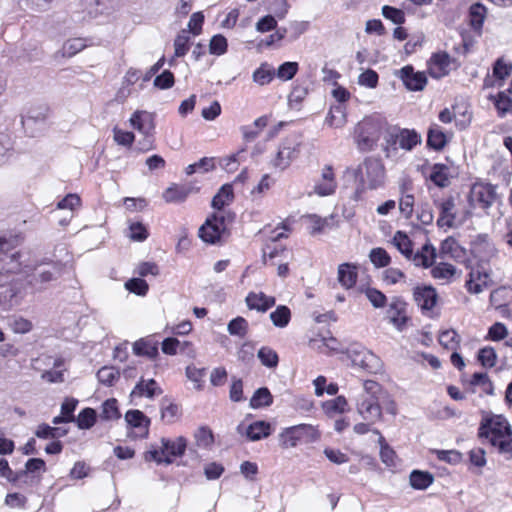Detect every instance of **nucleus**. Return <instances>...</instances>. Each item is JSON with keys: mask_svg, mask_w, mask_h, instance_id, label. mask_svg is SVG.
I'll use <instances>...</instances> for the list:
<instances>
[{"mask_svg": "<svg viewBox=\"0 0 512 512\" xmlns=\"http://www.w3.org/2000/svg\"><path fill=\"white\" fill-rule=\"evenodd\" d=\"M400 79L410 91H422L427 84L424 72H415L411 65H406L398 71Z\"/></svg>", "mask_w": 512, "mask_h": 512, "instance_id": "nucleus-12", "label": "nucleus"}, {"mask_svg": "<svg viewBox=\"0 0 512 512\" xmlns=\"http://www.w3.org/2000/svg\"><path fill=\"white\" fill-rule=\"evenodd\" d=\"M174 83V74L170 70H164L161 74L155 77L153 82L154 86L161 90L173 87Z\"/></svg>", "mask_w": 512, "mask_h": 512, "instance_id": "nucleus-64", "label": "nucleus"}, {"mask_svg": "<svg viewBox=\"0 0 512 512\" xmlns=\"http://www.w3.org/2000/svg\"><path fill=\"white\" fill-rule=\"evenodd\" d=\"M236 430L240 435H245L249 441H259L272 433L271 424L266 421H255L248 426L241 423Z\"/></svg>", "mask_w": 512, "mask_h": 512, "instance_id": "nucleus-13", "label": "nucleus"}, {"mask_svg": "<svg viewBox=\"0 0 512 512\" xmlns=\"http://www.w3.org/2000/svg\"><path fill=\"white\" fill-rule=\"evenodd\" d=\"M447 144V137L442 129L438 125H433L430 127L427 135V145L428 147L440 151Z\"/></svg>", "mask_w": 512, "mask_h": 512, "instance_id": "nucleus-30", "label": "nucleus"}, {"mask_svg": "<svg viewBox=\"0 0 512 512\" xmlns=\"http://www.w3.org/2000/svg\"><path fill=\"white\" fill-rule=\"evenodd\" d=\"M345 173L358 183L353 196L356 201L362 198L367 189L376 190L385 184V166L376 157H366L356 168H347Z\"/></svg>", "mask_w": 512, "mask_h": 512, "instance_id": "nucleus-1", "label": "nucleus"}, {"mask_svg": "<svg viewBox=\"0 0 512 512\" xmlns=\"http://www.w3.org/2000/svg\"><path fill=\"white\" fill-rule=\"evenodd\" d=\"M347 355L354 366H358L368 373H377L382 367L380 358L362 346L349 347Z\"/></svg>", "mask_w": 512, "mask_h": 512, "instance_id": "nucleus-7", "label": "nucleus"}, {"mask_svg": "<svg viewBox=\"0 0 512 512\" xmlns=\"http://www.w3.org/2000/svg\"><path fill=\"white\" fill-rule=\"evenodd\" d=\"M273 402V397L266 387L257 389L250 399V406L254 409L270 406Z\"/></svg>", "mask_w": 512, "mask_h": 512, "instance_id": "nucleus-37", "label": "nucleus"}, {"mask_svg": "<svg viewBox=\"0 0 512 512\" xmlns=\"http://www.w3.org/2000/svg\"><path fill=\"white\" fill-rule=\"evenodd\" d=\"M125 288L139 296H145L148 292V283L142 278H132L125 283Z\"/></svg>", "mask_w": 512, "mask_h": 512, "instance_id": "nucleus-62", "label": "nucleus"}, {"mask_svg": "<svg viewBox=\"0 0 512 512\" xmlns=\"http://www.w3.org/2000/svg\"><path fill=\"white\" fill-rule=\"evenodd\" d=\"M357 412L369 423H375L382 418L381 406L373 394L361 395L357 403Z\"/></svg>", "mask_w": 512, "mask_h": 512, "instance_id": "nucleus-10", "label": "nucleus"}, {"mask_svg": "<svg viewBox=\"0 0 512 512\" xmlns=\"http://www.w3.org/2000/svg\"><path fill=\"white\" fill-rule=\"evenodd\" d=\"M434 481L431 473L414 470L410 474V484L414 489L424 490L428 488Z\"/></svg>", "mask_w": 512, "mask_h": 512, "instance_id": "nucleus-35", "label": "nucleus"}, {"mask_svg": "<svg viewBox=\"0 0 512 512\" xmlns=\"http://www.w3.org/2000/svg\"><path fill=\"white\" fill-rule=\"evenodd\" d=\"M258 358L262 365L268 368H275L278 365L279 357L275 350L270 347L264 346L258 351Z\"/></svg>", "mask_w": 512, "mask_h": 512, "instance_id": "nucleus-47", "label": "nucleus"}, {"mask_svg": "<svg viewBox=\"0 0 512 512\" xmlns=\"http://www.w3.org/2000/svg\"><path fill=\"white\" fill-rule=\"evenodd\" d=\"M187 447V440L183 436H179L175 440L166 438L161 439L160 449H154L146 452V461H155L158 464H171L173 457L182 456Z\"/></svg>", "mask_w": 512, "mask_h": 512, "instance_id": "nucleus-6", "label": "nucleus"}, {"mask_svg": "<svg viewBox=\"0 0 512 512\" xmlns=\"http://www.w3.org/2000/svg\"><path fill=\"white\" fill-rule=\"evenodd\" d=\"M13 152L14 147L11 138L4 133H0V166L9 161Z\"/></svg>", "mask_w": 512, "mask_h": 512, "instance_id": "nucleus-48", "label": "nucleus"}, {"mask_svg": "<svg viewBox=\"0 0 512 512\" xmlns=\"http://www.w3.org/2000/svg\"><path fill=\"white\" fill-rule=\"evenodd\" d=\"M357 266L351 263H343L338 267V281L345 289L352 288L357 281Z\"/></svg>", "mask_w": 512, "mask_h": 512, "instance_id": "nucleus-24", "label": "nucleus"}, {"mask_svg": "<svg viewBox=\"0 0 512 512\" xmlns=\"http://www.w3.org/2000/svg\"><path fill=\"white\" fill-rule=\"evenodd\" d=\"M227 39L221 35H214L209 43V52L213 55H223L227 51Z\"/></svg>", "mask_w": 512, "mask_h": 512, "instance_id": "nucleus-63", "label": "nucleus"}, {"mask_svg": "<svg viewBox=\"0 0 512 512\" xmlns=\"http://www.w3.org/2000/svg\"><path fill=\"white\" fill-rule=\"evenodd\" d=\"M385 120L378 116L364 118L355 127V141L359 150H373L383 134Z\"/></svg>", "mask_w": 512, "mask_h": 512, "instance_id": "nucleus-4", "label": "nucleus"}, {"mask_svg": "<svg viewBox=\"0 0 512 512\" xmlns=\"http://www.w3.org/2000/svg\"><path fill=\"white\" fill-rule=\"evenodd\" d=\"M179 408L176 404L170 403L167 399L161 402V418L166 423H173L178 416Z\"/></svg>", "mask_w": 512, "mask_h": 512, "instance_id": "nucleus-58", "label": "nucleus"}, {"mask_svg": "<svg viewBox=\"0 0 512 512\" xmlns=\"http://www.w3.org/2000/svg\"><path fill=\"white\" fill-rule=\"evenodd\" d=\"M298 154L299 149L297 148V144L285 141L280 145L273 165L276 168L284 170L297 158Z\"/></svg>", "mask_w": 512, "mask_h": 512, "instance_id": "nucleus-15", "label": "nucleus"}, {"mask_svg": "<svg viewBox=\"0 0 512 512\" xmlns=\"http://www.w3.org/2000/svg\"><path fill=\"white\" fill-rule=\"evenodd\" d=\"M411 259L416 266L429 268L433 266L436 259V249L431 243H425L420 251L412 254Z\"/></svg>", "mask_w": 512, "mask_h": 512, "instance_id": "nucleus-22", "label": "nucleus"}, {"mask_svg": "<svg viewBox=\"0 0 512 512\" xmlns=\"http://www.w3.org/2000/svg\"><path fill=\"white\" fill-rule=\"evenodd\" d=\"M393 242L397 249L408 259L413 254L412 242L409 237L402 231H397L393 237Z\"/></svg>", "mask_w": 512, "mask_h": 512, "instance_id": "nucleus-42", "label": "nucleus"}, {"mask_svg": "<svg viewBox=\"0 0 512 512\" xmlns=\"http://www.w3.org/2000/svg\"><path fill=\"white\" fill-rule=\"evenodd\" d=\"M369 258L371 262L378 268L388 266L391 261V258L387 251L380 247L373 248L370 251Z\"/></svg>", "mask_w": 512, "mask_h": 512, "instance_id": "nucleus-57", "label": "nucleus"}, {"mask_svg": "<svg viewBox=\"0 0 512 512\" xmlns=\"http://www.w3.org/2000/svg\"><path fill=\"white\" fill-rule=\"evenodd\" d=\"M249 330L248 321L241 316L232 319L227 325V331L232 336L245 338Z\"/></svg>", "mask_w": 512, "mask_h": 512, "instance_id": "nucleus-38", "label": "nucleus"}, {"mask_svg": "<svg viewBox=\"0 0 512 512\" xmlns=\"http://www.w3.org/2000/svg\"><path fill=\"white\" fill-rule=\"evenodd\" d=\"M119 377L120 372L114 367L104 366L97 372L99 382L106 386H112Z\"/></svg>", "mask_w": 512, "mask_h": 512, "instance_id": "nucleus-49", "label": "nucleus"}, {"mask_svg": "<svg viewBox=\"0 0 512 512\" xmlns=\"http://www.w3.org/2000/svg\"><path fill=\"white\" fill-rule=\"evenodd\" d=\"M438 207L440 210V215L437 220V225L439 227H453L454 220L456 218L455 213V202L453 197H449L446 200L439 202Z\"/></svg>", "mask_w": 512, "mask_h": 512, "instance_id": "nucleus-20", "label": "nucleus"}, {"mask_svg": "<svg viewBox=\"0 0 512 512\" xmlns=\"http://www.w3.org/2000/svg\"><path fill=\"white\" fill-rule=\"evenodd\" d=\"M130 123L134 129L143 134H151L155 128L153 117L147 111H135L130 118Z\"/></svg>", "mask_w": 512, "mask_h": 512, "instance_id": "nucleus-21", "label": "nucleus"}, {"mask_svg": "<svg viewBox=\"0 0 512 512\" xmlns=\"http://www.w3.org/2000/svg\"><path fill=\"white\" fill-rule=\"evenodd\" d=\"M382 15L396 25L405 23V13L403 10L385 5L382 7Z\"/></svg>", "mask_w": 512, "mask_h": 512, "instance_id": "nucleus-59", "label": "nucleus"}, {"mask_svg": "<svg viewBox=\"0 0 512 512\" xmlns=\"http://www.w3.org/2000/svg\"><path fill=\"white\" fill-rule=\"evenodd\" d=\"M450 56L445 53H435L429 61V73L433 78L439 79L449 73Z\"/></svg>", "mask_w": 512, "mask_h": 512, "instance_id": "nucleus-18", "label": "nucleus"}, {"mask_svg": "<svg viewBox=\"0 0 512 512\" xmlns=\"http://www.w3.org/2000/svg\"><path fill=\"white\" fill-rule=\"evenodd\" d=\"M455 272L456 269L453 265L442 262L432 268L431 275L435 279H450Z\"/></svg>", "mask_w": 512, "mask_h": 512, "instance_id": "nucleus-60", "label": "nucleus"}, {"mask_svg": "<svg viewBox=\"0 0 512 512\" xmlns=\"http://www.w3.org/2000/svg\"><path fill=\"white\" fill-rule=\"evenodd\" d=\"M399 133H400L399 127L390 126L385 121V129L382 134V136L385 140V146H384L385 151H388L390 148H392L393 150L397 149V144L399 145V139H400Z\"/></svg>", "mask_w": 512, "mask_h": 512, "instance_id": "nucleus-39", "label": "nucleus"}, {"mask_svg": "<svg viewBox=\"0 0 512 512\" xmlns=\"http://www.w3.org/2000/svg\"><path fill=\"white\" fill-rule=\"evenodd\" d=\"M100 417L103 420H116L121 417L116 399H114V398L107 399L102 404V411H101Z\"/></svg>", "mask_w": 512, "mask_h": 512, "instance_id": "nucleus-51", "label": "nucleus"}, {"mask_svg": "<svg viewBox=\"0 0 512 512\" xmlns=\"http://www.w3.org/2000/svg\"><path fill=\"white\" fill-rule=\"evenodd\" d=\"M322 180L314 186V192L319 196H328L335 192L337 182L332 166L326 165L321 174Z\"/></svg>", "mask_w": 512, "mask_h": 512, "instance_id": "nucleus-16", "label": "nucleus"}, {"mask_svg": "<svg viewBox=\"0 0 512 512\" xmlns=\"http://www.w3.org/2000/svg\"><path fill=\"white\" fill-rule=\"evenodd\" d=\"M440 255L460 259L465 256V249L462 248L453 237H447L441 243Z\"/></svg>", "mask_w": 512, "mask_h": 512, "instance_id": "nucleus-29", "label": "nucleus"}, {"mask_svg": "<svg viewBox=\"0 0 512 512\" xmlns=\"http://www.w3.org/2000/svg\"><path fill=\"white\" fill-rule=\"evenodd\" d=\"M399 137V147L407 151L421 143V136L415 130L400 128Z\"/></svg>", "mask_w": 512, "mask_h": 512, "instance_id": "nucleus-33", "label": "nucleus"}, {"mask_svg": "<svg viewBox=\"0 0 512 512\" xmlns=\"http://www.w3.org/2000/svg\"><path fill=\"white\" fill-rule=\"evenodd\" d=\"M448 171H449V168L446 165L435 164L432 168V172L430 175L431 181L439 187L448 186L449 185Z\"/></svg>", "mask_w": 512, "mask_h": 512, "instance_id": "nucleus-43", "label": "nucleus"}, {"mask_svg": "<svg viewBox=\"0 0 512 512\" xmlns=\"http://www.w3.org/2000/svg\"><path fill=\"white\" fill-rule=\"evenodd\" d=\"M497 200L496 187L490 183L476 182L469 193L471 205L477 203L481 208L488 209Z\"/></svg>", "mask_w": 512, "mask_h": 512, "instance_id": "nucleus-9", "label": "nucleus"}, {"mask_svg": "<svg viewBox=\"0 0 512 512\" xmlns=\"http://www.w3.org/2000/svg\"><path fill=\"white\" fill-rule=\"evenodd\" d=\"M86 47V41L82 38H73L67 40L62 46V55L72 57Z\"/></svg>", "mask_w": 512, "mask_h": 512, "instance_id": "nucleus-50", "label": "nucleus"}, {"mask_svg": "<svg viewBox=\"0 0 512 512\" xmlns=\"http://www.w3.org/2000/svg\"><path fill=\"white\" fill-rule=\"evenodd\" d=\"M407 303L400 297L392 298L391 303L387 309V318L399 331H402L409 318L406 314Z\"/></svg>", "mask_w": 512, "mask_h": 512, "instance_id": "nucleus-11", "label": "nucleus"}, {"mask_svg": "<svg viewBox=\"0 0 512 512\" xmlns=\"http://www.w3.org/2000/svg\"><path fill=\"white\" fill-rule=\"evenodd\" d=\"M162 390L157 387V383L154 379H150L147 382H145L143 379H141L131 392V396H147L148 398L154 397L156 394H161Z\"/></svg>", "mask_w": 512, "mask_h": 512, "instance_id": "nucleus-31", "label": "nucleus"}, {"mask_svg": "<svg viewBox=\"0 0 512 512\" xmlns=\"http://www.w3.org/2000/svg\"><path fill=\"white\" fill-rule=\"evenodd\" d=\"M65 269V264L59 261H50V262H42L35 266L34 273L29 280V283L39 289L44 288V286L56 280L60 277Z\"/></svg>", "mask_w": 512, "mask_h": 512, "instance_id": "nucleus-8", "label": "nucleus"}, {"mask_svg": "<svg viewBox=\"0 0 512 512\" xmlns=\"http://www.w3.org/2000/svg\"><path fill=\"white\" fill-rule=\"evenodd\" d=\"M190 34L187 30H182L174 40V57H183L189 51Z\"/></svg>", "mask_w": 512, "mask_h": 512, "instance_id": "nucleus-46", "label": "nucleus"}, {"mask_svg": "<svg viewBox=\"0 0 512 512\" xmlns=\"http://www.w3.org/2000/svg\"><path fill=\"white\" fill-rule=\"evenodd\" d=\"M319 430L311 424H299L287 427L279 434V442L282 448L296 447L298 444L313 443L320 439Z\"/></svg>", "mask_w": 512, "mask_h": 512, "instance_id": "nucleus-5", "label": "nucleus"}, {"mask_svg": "<svg viewBox=\"0 0 512 512\" xmlns=\"http://www.w3.org/2000/svg\"><path fill=\"white\" fill-rule=\"evenodd\" d=\"M298 69L299 65L297 62H284L278 67L277 72H275V76L280 80L288 81L296 75Z\"/></svg>", "mask_w": 512, "mask_h": 512, "instance_id": "nucleus-55", "label": "nucleus"}, {"mask_svg": "<svg viewBox=\"0 0 512 512\" xmlns=\"http://www.w3.org/2000/svg\"><path fill=\"white\" fill-rule=\"evenodd\" d=\"M198 188L194 187L192 184H183V185H172L168 187L164 193L163 198L168 203H181L186 200V198L197 192Z\"/></svg>", "mask_w": 512, "mask_h": 512, "instance_id": "nucleus-17", "label": "nucleus"}, {"mask_svg": "<svg viewBox=\"0 0 512 512\" xmlns=\"http://www.w3.org/2000/svg\"><path fill=\"white\" fill-rule=\"evenodd\" d=\"M125 421L127 425L132 428H139L142 430V436L148 435V427L150 419L140 410H129L125 414Z\"/></svg>", "mask_w": 512, "mask_h": 512, "instance_id": "nucleus-25", "label": "nucleus"}, {"mask_svg": "<svg viewBox=\"0 0 512 512\" xmlns=\"http://www.w3.org/2000/svg\"><path fill=\"white\" fill-rule=\"evenodd\" d=\"M460 342V337L453 329L445 330L439 335V343L446 349L456 350Z\"/></svg>", "mask_w": 512, "mask_h": 512, "instance_id": "nucleus-53", "label": "nucleus"}, {"mask_svg": "<svg viewBox=\"0 0 512 512\" xmlns=\"http://www.w3.org/2000/svg\"><path fill=\"white\" fill-rule=\"evenodd\" d=\"M274 77H275V70L267 62L262 63L253 72V75H252L253 81L260 86L269 84L274 79Z\"/></svg>", "mask_w": 512, "mask_h": 512, "instance_id": "nucleus-32", "label": "nucleus"}, {"mask_svg": "<svg viewBox=\"0 0 512 512\" xmlns=\"http://www.w3.org/2000/svg\"><path fill=\"white\" fill-rule=\"evenodd\" d=\"M303 218L308 223V230L311 235L322 233L325 227L329 226V218H322L316 214H308Z\"/></svg>", "mask_w": 512, "mask_h": 512, "instance_id": "nucleus-41", "label": "nucleus"}, {"mask_svg": "<svg viewBox=\"0 0 512 512\" xmlns=\"http://www.w3.org/2000/svg\"><path fill=\"white\" fill-rule=\"evenodd\" d=\"M373 433L379 436L378 442L380 444V457L382 462L389 467H394L396 465L395 451L386 443L385 438L382 436L378 429H374Z\"/></svg>", "mask_w": 512, "mask_h": 512, "instance_id": "nucleus-34", "label": "nucleus"}, {"mask_svg": "<svg viewBox=\"0 0 512 512\" xmlns=\"http://www.w3.org/2000/svg\"><path fill=\"white\" fill-rule=\"evenodd\" d=\"M245 302L250 310L264 313L275 305L276 300L275 297L267 296L263 292H250L246 296Z\"/></svg>", "mask_w": 512, "mask_h": 512, "instance_id": "nucleus-19", "label": "nucleus"}, {"mask_svg": "<svg viewBox=\"0 0 512 512\" xmlns=\"http://www.w3.org/2000/svg\"><path fill=\"white\" fill-rule=\"evenodd\" d=\"M235 220V213L222 211L213 213L199 229V237L206 243L217 244L225 241L229 235V225Z\"/></svg>", "mask_w": 512, "mask_h": 512, "instance_id": "nucleus-3", "label": "nucleus"}, {"mask_svg": "<svg viewBox=\"0 0 512 512\" xmlns=\"http://www.w3.org/2000/svg\"><path fill=\"white\" fill-rule=\"evenodd\" d=\"M96 421V411L92 408L83 409L74 422L77 423L79 429H89Z\"/></svg>", "mask_w": 512, "mask_h": 512, "instance_id": "nucleus-52", "label": "nucleus"}, {"mask_svg": "<svg viewBox=\"0 0 512 512\" xmlns=\"http://www.w3.org/2000/svg\"><path fill=\"white\" fill-rule=\"evenodd\" d=\"M487 9L486 7L480 3H474L470 6L469 9V21L471 27L475 31H480L482 29L484 20L486 18Z\"/></svg>", "mask_w": 512, "mask_h": 512, "instance_id": "nucleus-28", "label": "nucleus"}, {"mask_svg": "<svg viewBox=\"0 0 512 512\" xmlns=\"http://www.w3.org/2000/svg\"><path fill=\"white\" fill-rule=\"evenodd\" d=\"M49 111V108L45 105L29 109L26 115L22 117L23 126L28 129L36 124L43 125L48 118Z\"/></svg>", "mask_w": 512, "mask_h": 512, "instance_id": "nucleus-23", "label": "nucleus"}, {"mask_svg": "<svg viewBox=\"0 0 512 512\" xmlns=\"http://www.w3.org/2000/svg\"><path fill=\"white\" fill-rule=\"evenodd\" d=\"M346 118L344 114V108L342 105H336L330 109L328 116L326 117V123L331 127H341L345 124Z\"/></svg>", "mask_w": 512, "mask_h": 512, "instance_id": "nucleus-54", "label": "nucleus"}, {"mask_svg": "<svg viewBox=\"0 0 512 512\" xmlns=\"http://www.w3.org/2000/svg\"><path fill=\"white\" fill-rule=\"evenodd\" d=\"M478 360L484 367H494L497 361L495 349L490 346L481 348L478 352Z\"/></svg>", "mask_w": 512, "mask_h": 512, "instance_id": "nucleus-61", "label": "nucleus"}, {"mask_svg": "<svg viewBox=\"0 0 512 512\" xmlns=\"http://www.w3.org/2000/svg\"><path fill=\"white\" fill-rule=\"evenodd\" d=\"M478 436L488 438L506 459H512V428L502 415H492L482 419Z\"/></svg>", "mask_w": 512, "mask_h": 512, "instance_id": "nucleus-2", "label": "nucleus"}, {"mask_svg": "<svg viewBox=\"0 0 512 512\" xmlns=\"http://www.w3.org/2000/svg\"><path fill=\"white\" fill-rule=\"evenodd\" d=\"M413 298L424 313L433 309L436 305L438 295L436 289L432 286H417L414 288Z\"/></svg>", "mask_w": 512, "mask_h": 512, "instance_id": "nucleus-14", "label": "nucleus"}, {"mask_svg": "<svg viewBox=\"0 0 512 512\" xmlns=\"http://www.w3.org/2000/svg\"><path fill=\"white\" fill-rule=\"evenodd\" d=\"M133 351L138 356H146L153 359L158 355V346L155 342L140 339L134 343Z\"/></svg>", "mask_w": 512, "mask_h": 512, "instance_id": "nucleus-36", "label": "nucleus"}, {"mask_svg": "<svg viewBox=\"0 0 512 512\" xmlns=\"http://www.w3.org/2000/svg\"><path fill=\"white\" fill-rule=\"evenodd\" d=\"M234 199L233 187L231 184H224L213 197L211 206L218 212L225 211V205L230 204Z\"/></svg>", "mask_w": 512, "mask_h": 512, "instance_id": "nucleus-26", "label": "nucleus"}, {"mask_svg": "<svg viewBox=\"0 0 512 512\" xmlns=\"http://www.w3.org/2000/svg\"><path fill=\"white\" fill-rule=\"evenodd\" d=\"M471 251L475 257L484 260L486 256L493 254L494 247L489 243L487 235H478L472 242Z\"/></svg>", "mask_w": 512, "mask_h": 512, "instance_id": "nucleus-27", "label": "nucleus"}, {"mask_svg": "<svg viewBox=\"0 0 512 512\" xmlns=\"http://www.w3.org/2000/svg\"><path fill=\"white\" fill-rule=\"evenodd\" d=\"M196 445L201 448L208 449L214 443L213 432L207 426H201L194 433Z\"/></svg>", "mask_w": 512, "mask_h": 512, "instance_id": "nucleus-45", "label": "nucleus"}, {"mask_svg": "<svg viewBox=\"0 0 512 512\" xmlns=\"http://www.w3.org/2000/svg\"><path fill=\"white\" fill-rule=\"evenodd\" d=\"M477 281L476 283L472 284V280L467 282L468 290L472 293H480L483 290V287H488L492 284L491 280V274L489 271L486 270H477Z\"/></svg>", "mask_w": 512, "mask_h": 512, "instance_id": "nucleus-44", "label": "nucleus"}, {"mask_svg": "<svg viewBox=\"0 0 512 512\" xmlns=\"http://www.w3.org/2000/svg\"><path fill=\"white\" fill-rule=\"evenodd\" d=\"M272 323L279 328L286 327L291 319V311L285 305H280L275 311L270 313Z\"/></svg>", "mask_w": 512, "mask_h": 512, "instance_id": "nucleus-40", "label": "nucleus"}, {"mask_svg": "<svg viewBox=\"0 0 512 512\" xmlns=\"http://www.w3.org/2000/svg\"><path fill=\"white\" fill-rule=\"evenodd\" d=\"M46 470V464L45 461L41 458H31L29 459L25 464V469L16 472L17 475H19V481L25 476H27L28 473H35L37 471L44 472Z\"/></svg>", "mask_w": 512, "mask_h": 512, "instance_id": "nucleus-56", "label": "nucleus"}]
</instances>
